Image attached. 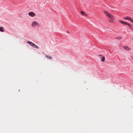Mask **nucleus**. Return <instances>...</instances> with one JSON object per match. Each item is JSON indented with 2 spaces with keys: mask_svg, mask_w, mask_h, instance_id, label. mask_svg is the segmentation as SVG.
I'll use <instances>...</instances> for the list:
<instances>
[{
  "mask_svg": "<svg viewBox=\"0 0 133 133\" xmlns=\"http://www.w3.org/2000/svg\"><path fill=\"white\" fill-rule=\"evenodd\" d=\"M103 12L108 18V21L110 23H112L114 21V18L113 15L108 12L103 11Z\"/></svg>",
  "mask_w": 133,
  "mask_h": 133,
  "instance_id": "1",
  "label": "nucleus"
},
{
  "mask_svg": "<svg viewBox=\"0 0 133 133\" xmlns=\"http://www.w3.org/2000/svg\"><path fill=\"white\" fill-rule=\"evenodd\" d=\"M118 21L123 25H127L130 29H132V27L131 26V25L129 24L122 20H119Z\"/></svg>",
  "mask_w": 133,
  "mask_h": 133,
  "instance_id": "2",
  "label": "nucleus"
},
{
  "mask_svg": "<svg viewBox=\"0 0 133 133\" xmlns=\"http://www.w3.org/2000/svg\"><path fill=\"white\" fill-rule=\"evenodd\" d=\"M123 19L128 20L130 21L133 23V20H132L131 18L128 16H126L124 17L123 18Z\"/></svg>",
  "mask_w": 133,
  "mask_h": 133,
  "instance_id": "3",
  "label": "nucleus"
},
{
  "mask_svg": "<svg viewBox=\"0 0 133 133\" xmlns=\"http://www.w3.org/2000/svg\"><path fill=\"white\" fill-rule=\"evenodd\" d=\"M38 25V23L36 21H35L32 22V26L34 27Z\"/></svg>",
  "mask_w": 133,
  "mask_h": 133,
  "instance_id": "4",
  "label": "nucleus"
},
{
  "mask_svg": "<svg viewBox=\"0 0 133 133\" xmlns=\"http://www.w3.org/2000/svg\"><path fill=\"white\" fill-rule=\"evenodd\" d=\"M28 14L29 16L31 17H33L35 15V14L32 12H29Z\"/></svg>",
  "mask_w": 133,
  "mask_h": 133,
  "instance_id": "5",
  "label": "nucleus"
},
{
  "mask_svg": "<svg viewBox=\"0 0 133 133\" xmlns=\"http://www.w3.org/2000/svg\"><path fill=\"white\" fill-rule=\"evenodd\" d=\"M99 56H100L101 58H102L101 61L102 62H104L105 60V58L104 56L101 55H99Z\"/></svg>",
  "mask_w": 133,
  "mask_h": 133,
  "instance_id": "6",
  "label": "nucleus"
},
{
  "mask_svg": "<svg viewBox=\"0 0 133 133\" xmlns=\"http://www.w3.org/2000/svg\"><path fill=\"white\" fill-rule=\"evenodd\" d=\"M81 14L83 16H85L87 17H88L87 15L84 12L82 11H81Z\"/></svg>",
  "mask_w": 133,
  "mask_h": 133,
  "instance_id": "7",
  "label": "nucleus"
},
{
  "mask_svg": "<svg viewBox=\"0 0 133 133\" xmlns=\"http://www.w3.org/2000/svg\"><path fill=\"white\" fill-rule=\"evenodd\" d=\"M123 48L125 49L126 50H131V49L130 48H129L128 46H124L123 47Z\"/></svg>",
  "mask_w": 133,
  "mask_h": 133,
  "instance_id": "8",
  "label": "nucleus"
},
{
  "mask_svg": "<svg viewBox=\"0 0 133 133\" xmlns=\"http://www.w3.org/2000/svg\"><path fill=\"white\" fill-rule=\"evenodd\" d=\"M27 43L32 46L33 44H34L31 41H27Z\"/></svg>",
  "mask_w": 133,
  "mask_h": 133,
  "instance_id": "9",
  "label": "nucleus"
},
{
  "mask_svg": "<svg viewBox=\"0 0 133 133\" xmlns=\"http://www.w3.org/2000/svg\"><path fill=\"white\" fill-rule=\"evenodd\" d=\"M32 46L34 47V48L37 49H38L39 48L35 44H33V45Z\"/></svg>",
  "mask_w": 133,
  "mask_h": 133,
  "instance_id": "10",
  "label": "nucleus"
},
{
  "mask_svg": "<svg viewBox=\"0 0 133 133\" xmlns=\"http://www.w3.org/2000/svg\"><path fill=\"white\" fill-rule=\"evenodd\" d=\"M45 57H46L47 58L49 59H51L52 58V57L51 56L48 55H46Z\"/></svg>",
  "mask_w": 133,
  "mask_h": 133,
  "instance_id": "11",
  "label": "nucleus"
},
{
  "mask_svg": "<svg viewBox=\"0 0 133 133\" xmlns=\"http://www.w3.org/2000/svg\"><path fill=\"white\" fill-rule=\"evenodd\" d=\"M3 27H0V31L2 32H4V30L3 29Z\"/></svg>",
  "mask_w": 133,
  "mask_h": 133,
  "instance_id": "12",
  "label": "nucleus"
},
{
  "mask_svg": "<svg viewBox=\"0 0 133 133\" xmlns=\"http://www.w3.org/2000/svg\"><path fill=\"white\" fill-rule=\"evenodd\" d=\"M122 38V37L121 36H119L117 37L116 38L118 39H121Z\"/></svg>",
  "mask_w": 133,
  "mask_h": 133,
  "instance_id": "13",
  "label": "nucleus"
},
{
  "mask_svg": "<svg viewBox=\"0 0 133 133\" xmlns=\"http://www.w3.org/2000/svg\"><path fill=\"white\" fill-rule=\"evenodd\" d=\"M66 32H67V33H69V32H68V31H66Z\"/></svg>",
  "mask_w": 133,
  "mask_h": 133,
  "instance_id": "14",
  "label": "nucleus"
}]
</instances>
